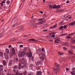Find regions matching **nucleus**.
Segmentation results:
<instances>
[{
  "mask_svg": "<svg viewBox=\"0 0 75 75\" xmlns=\"http://www.w3.org/2000/svg\"><path fill=\"white\" fill-rule=\"evenodd\" d=\"M27 55L28 56L29 58H30L33 55L32 53L31 52H29L28 53H27Z\"/></svg>",
  "mask_w": 75,
  "mask_h": 75,
  "instance_id": "f257e3e1",
  "label": "nucleus"
},
{
  "mask_svg": "<svg viewBox=\"0 0 75 75\" xmlns=\"http://www.w3.org/2000/svg\"><path fill=\"white\" fill-rule=\"evenodd\" d=\"M25 54V52L24 51H22V52L21 53L19 54L18 56H19V57L21 58V57H23V55H24Z\"/></svg>",
  "mask_w": 75,
  "mask_h": 75,
  "instance_id": "f03ea898",
  "label": "nucleus"
},
{
  "mask_svg": "<svg viewBox=\"0 0 75 75\" xmlns=\"http://www.w3.org/2000/svg\"><path fill=\"white\" fill-rule=\"evenodd\" d=\"M10 54L11 56H13L14 55V54H15V50H14V49H12V52H10Z\"/></svg>",
  "mask_w": 75,
  "mask_h": 75,
  "instance_id": "7ed1b4c3",
  "label": "nucleus"
},
{
  "mask_svg": "<svg viewBox=\"0 0 75 75\" xmlns=\"http://www.w3.org/2000/svg\"><path fill=\"white\" fill-rule=\"evenodd\" d=\"M72 71H71V75H75V67H73L72 68Z\"/></svg>",
  "mask_w": 75,
  "mask_h": 75,
  "instance_id": "20e7f679",
  "label": "nucleus"
},
{
  "mask_svg": "<svg viewBox=\"0 0 75 75\" xmlns=\"http://www.w3.org/2000/svg\"><path fill=\"white\" fill-rule=\"evenodd\" d=\"M21 24V23H20L19 22H17L16 23H15L13 25V27H16L17 26H18V25H20Z\"/></svg>",
  "mask_w": 75,
  "mask_h": 75,
  "instance_id": "39448f33",
  "label": "nucleus"
},
{
  "mask_svg": "<svg viewBox=\"0 0 75 75\" xmlns=\"http://www.w3.org/2000/svg\"><path fill=\"white\" fill-rule=\"evenodd\" d=\"M54 69L55 70V72H56V75H57V74L59 72V68L57 69H55V68H54Z\"/></svg>",
  "mask_w": 75,
  "mask_h": 75,
  "instance_id": "423d86ee",
  "label": "nucleus"
},
{
  "mask_svg": "<svg viewBox=\"0 0 75 75\" xmlns=\"http://www.w3.org/2000/svg\"><path fill=\"white\" fill-rule=\"evenodd\" d=\"M4 55L6 59V60H8V55L7 54H6V53H4Z\"/></svg>",
  "mask_w": 75,
  "mask_h": 75,
  "instance_id": "0eeeda50",
  "label": "nucleus"
},
{
  "mask_svg": "<svg viewBox=\"0 0 75 75\" xmlns=\"http://www.w3.org/2000/svg\"><path fill=\"white\" fill-rule=\"evenodd\" d=\"M59 39H55L54 41V42L56 44L59 43Z\"/></svg>",
  "mask_w": 75,
  "mask_h": 75,
  "instance_id": "6e6552de",
  "label": "nucleus"
},
{
  "mask_svg": "<svg viewBox=\"0 0 75 75\" xmlns=\"http://www.w3.org/2000/svg\"><path fill=\"white\" fill-rule=\"evenodd\" d=\"M13 64V61L12 60H11L9 61V62L8 64L9 66H11Z\"/></svg>",
  "mask_w": 75,
  "mask_h": 75,
  "instance_id": "1a4fd4ad",
  "label": "nucleus"
},
{
  "mask_svg": "<svg viewBox=\"0 0 75 75\" xmlns=\"http://www.w3.org/2000/svg\"><path fill=\"white\" fill-rule=\"evenodd\" d=\"M18 28L19 30L21 31H23V26H20L18 28Z\"/></svg>",
  "mask_w": 75,
  "mask_h": 75,
  "instance_id": "9d476101",
  "label": "nucleus"
},
{
  "mask_svg": "<svg viewBox=\"0 0 75 75\" xmlns=\"http://www.w3.org/2000/svg\"><path fill=\"white\" fill-rule=\"evenodd\" d=\"M55 65L56 67H57L58 68H59V67H60V66L59 64H58V63H55Z\"/></svg>",
  "mask_w": 75,
  "mask_h": 75,
  "instance_id": "9b49d317",
  "label": "nucleus"
},
{
  "mask_svg": "<svg viewBox=\"0 0 75 75\" xmlns=\"http://www.w3.org/2000/svg\"><path fill=\"white\" fill-rule=\"evenodd\" d=\"M21 62L22 64H23L25 62V60L24 59H22L21 60Z\"/></svg>",
  "mask_w": 75,
  "mask_h": 75,
  "instance_id": "f8f14e48",
  "label": "nucleus"
},
{
  "mask_svg": "<svg viewBox=\"0 0 75 75\" xmlns=\"http://www.w3.org/2000/svg\"><path fill=\"white\" fill-rule=\"evenodd\" d=\"M6 53V54H9L10 53V51H9V50L8 49H6L5 51Z\"/></svg>",
  "mask_w": 75,
  "mask_h": 75,
  "instance_id": "ddd939ff",
  "label": "nucleus"
},
{
  "mask_svg": "<svg viewBox=\"0 0 75 75\" xmlns=\"http://www.w3.org/2000/svg\"><path fill=\"white\" fill-rule=\"evenodd\" d=\"M40 58L42 61H44V59H45V58L44 57L42 56H41L40 57Z\"/></svg>",
  "mask_w": 75,
  "mask_h": 75,
  "instance_id": "4468645a",
  "label": "nucleus"
},
{
  "mask_svg": "<svg viewBox=\"0 0 75 75\" xmlns=\"http://www.w3.org/2000/svg\"><path fill=\"white\" fill-rule=\"evenodd\" d=\"M42 74V73L40 71H38L37 72L36 75H41Z\"/></svg>",
  "mask_w": 75,
  "mask_h": 75,
  "instance_id": "2eb2a0df",
  "label": "nucleus"
},
{
  "mask_svg": "<svg viewBox=\"0 0 75 75\" xmlns=\"http://www.w3.org/2000/svg\"><path fill=\"white\" fill-rule=\"evenodd\" d=\"M3 64L4 65V66H6V61L3 60Z\"/></svg>",
  "mask_w": 75,
  "mask_h": 75,
  "instance_id": "dca6fc26",
  "label": "nucleus"
},
{
  "mask_svg": "<svg viewBox=\"0 0 75 75\" xmlns=\"http://www.w3.org/2000/svg\"><path fill=\"white\" fill-rule=\"evenodd\" d=\"M16 75H23V73H21L18 74V71H17L16 72Z\"/></svg>",
  "mask_w": 75,
  "mask_h": 75,
  "instance_id": "f3484780",
  "label": "nucleus"
},
{
  "mask_svg": "<svg viewBox=\"0 0 75 75\" xmlns=\"http://www.w3.org/2000/svg\"><path fill=\"white\" fill-rule=\"evenodd\" d=\"M58 55H63V54H64V53H62V52H59L58 53Z\"/></svg>",
  "mask_w": 75,
  "mask_h": 75,
  "instance_id": "a211bd4d",
  "label": "nucleus"
},
{
  "mask_svg": "<svg viewBox=\"0 0 75 75\" xmlns=\"http://www.w3.org/2000/svg\"><path fill=\"white\" fill-rule=\"evenodd\" d=\"M75 21H74L73 22H71L70 23V25L71 26L73 25H75Z\"/></svg>",
  "mask_w": 75,
  "mask_h": 75,
  "instance_id": "6ab92c4d",
  "label": "nucleus"
},
{
  "mask_svg": "<svg viewBox=\"0 0 75 75\" xmlns=\"http://www.w3.org/2000/svg\"><path fill=\"white\" fill-rule=\"evenodd\" d=\"M75 34V32H74L72 33H71L70 34L68 35V36H72V35H74Z\"/></svg>",
  "mask_w": 75,
  "mask_h": 75,
  "instance_id": "aec40b11",
  "label": "nucleus"
},
{
  "mask_svg": "<svg viewBox=\"0 0 75 75\" xmlns=\"http://www.w3.org/2000/svg\"><path fill=\"white\" fill-rule=\"evenodd\" d=\"M42 61H40V62H39V63L38 62L36 64H37V65H39V64H42Z\"/></svg>",
  "mask_w": 75,
  "mask_h": 75,
  "instance_id": "412c9836",
  "label": "nucleus"
},
{
  "mask_svg": "<svg viewBox=\"0 0 75 75\" xmlns=\"http://www.w3.org/2000/svg\"><path fill=\"white\" fill-rule=\"evenodd\" d=\"M21 63H19L18 66L19 69H21Z\"/></svg>",
  "mask_w": 75,
  "mask_h": 75,
  "instance_id": "4be33fe9",
  "label": "nucleus"
},
{
  "mask_svg": "<svg viewBox=\"0 0 75 75\" xmlns=\"http://www.w3.org/2000/svg\"><path fill=\"white\" fill-rule=\"evenodd\" d=\"M3 57V53H2V52H0V57Z\"/></svg>",
  "mask_w": 75,
  "mask_h": 75,
  "instance_id": "5701e85b",
  "label": "nucleus"
},
{
  "mask_svg": "<svg viewBox=\"0 0 75 75\" xmlns=\"http://www.w3.org/2000/svg\"><path fill=\"white\" fill-rule=\"evenodd\" d=\"M23 74L24 75H27V71H25L23 72Z\"/></svg>",
  "mask_w": 75,
  "mask_h": 75,
  "instance_id": "b1692460",
  "label": "nucleus"
},
{
  "mask_svg": "<svg viewBox=\"0 0 75 75\" xmlns=\"http://www.w3.org/2000/svg\"><path fill=\"white\" fill-rule=\"evenodd\" d=\"M41 49L39 48L38 49L37 52H41Z\"/></svg>",
  "mask_w": 75,
  "mask_h": 75,
  "instance_id": "393cba45",
  "label": "nucleus"
},
{
  "mask_svg": "<svg viewBox=\"0 0 75 75\" xmlns=\"http://www.w3.org/2000/svg\"><path fill=\"white\" fill-rule=\"evenodd\" d=\"M68 54H72V53L71 51H69L68 52Z\"/></svg>",
  "mask_w": 75,
  "mask_h": 75,
  "instance_id": "a878e982",
  "label": "nucleus"
},
{
  "mask_svg": "<svg viewBox=\"0 0 75 75\" xmlns=\"http://www.w3.org/2000/svg\"><path fill=\"white\" fill-rule=\"evenodd\" d=\"M6 4H10V1L8 0L6 1Z\"/></svg>",
  "mask_w": 75,
  "mask_h": 75,
  "instance_id": "bb28decb",
  "label": "nucleus"
},
{
  "mask_svg": "<svg viewBox=\"0 0 75 75\" xmlns=\"http://www.w3.org/2000/svg\"><path fill=\"white\" fill-rule=\"evenodd\" d=\"M17 66L15 65L14 66V67H13L14 69H17Z\"/></svg>",
  "mask_w": 75,
  "mask_h": 75,
  "instance_id": "cd10ccee",
  "label": "nucleus"
},
{
  "mask_svg": "<svg viewBox=\"0 0 75 75\" xmlns=\"http://www.w3.org/2000/svg\"><path fill=\"white\" fill-rule=\"evenodd\" d=\"M57 8V6L56 5H54L53 6V8Z\"/></svg>",
  "mask_w": 75,
  "mask_h": 75,
  "instance_id": "c85d7f7f",
  "label": "nucleus"
},
{
  "mask_svg": "<svg viewBox=\"0 0 75 75\" xmlns=\"http://www.w3.org/2000/svg\"><path fill=\"white\" fill-rule=\"evenodd\" d=\"M49 7L51 8H53V6H52L51 5H50Z\"/></svg>",
  "mask_w": 75,
  "mask_h": 75,
  "instance_id": "c756f323",
  "label": "nucleus"
},
{
  "mask_svg": "<svg viewBox=\"0 0 75 75\" xmlns=\"http://www.w3.org/2000/svg\"><path fill=\"white\" fill-rule=\"evenodd\" d=\"M63 50H65L66 51H67V48L65 47H63Z\"/></svg>",
  "mask_w": 75,
  "mask_h": 75,
  "instance_id": "7c9ffc66",
  "label": "nucleus"
},
{
  "mask_svg": "<svg viewBox=\"0 0 75 75\" xmlns=\"http://www.w3.org/2000/svg\"><path fill=\"white\" fill-rule=\"evenodd\" d=\"M63 28L64 29H65V28H67V25H64L63 26Z\"/></svg>",
  "mask_w": 75,
  "mask_h": 75,
  "instance_id": "2f4dec72",
  "label": "nucleus"
},
{
  "mask_svg": "<svg viewBox=\"0 0 75 75\" xmlns=\"http://www.w3.org/2000/svg\"><path fill=\"white\" fill-rule=\"evenodd\" d=\"M66 38H68V39H69V38H71V37L70 36H66Z\"/></svg>",
  "mask_w": 75,
  "mask_h": 75,
  "instance_id": "473e14b6",
  "label": "nucleus"
},
{
  "mask_svg": "<svg viewBox=\"0 0 75 75\" xmlns=\"http://www.w3.org/2000/svg\"><path fill=\"white\" fill-rule=\"evenodd\" d=\"M61 6H56V8H59Z\"/></svg>",
  "mask_w": 75,
  "mask_h": 75,
  "instance_id": "72a5a7b5",
  "label": "nucleus"
},
{
  "mask_svg": "<svg viewBox=\"0 0 75 75\" xmlns=\"http://www.w3.org/2000/svg\"><path fill=\"white\" fill-rule=\"evenodd\" d=\"M32 41H36V40L34 39H32Z\"/></svg>",
  "mask_w": 75,
  "mask_h": 75,
  "instance_id": "f704fd0d",
  "label": "nucleus"
},
{
  "mask_svg": "<svg viewBox=\"0 0 75 75\" xmlns=\"http://www.w3.org/2000/svg\"><path fill=\"white\" fill-rule=\"evenodd\" d=\"M62 28H63V26H61L60 27V29L61 30H62Z\"/></svg>",
  "mask_w": 75,
  "mask_h": 75,
  "instance_id": "c9c22d12",
  "label": "nucleus"
},
{
  "mask_svg": "<svg viewBox=\"0 0 75 75\" xmlns=\"http://www.w3.org/2000/svg\"><path fill=\"white\" fill-rule=\"evenodd\" d=\"M13 71L14 72V73H16V72H17V71H16V69H13Z\"/></svg>",
  "mask_w": 75,
  "mask_h": 75,
  "instance_id": "e433bc0d",
  "label": "nucleus"
},
{
  "mask_svg": "<svg viewBox=\"0 0 75 75\" xmlns=\"http://www.w3.org/2000/svg\"><path fill=\"white\" fill-rule=\"evenodd\" d=\"M37 21V20L35 19H34L33 20V22H35Z\"/></svg>",
  "mask_w": 75,
  "mask_h": 75,
  "instance_id": "4c0bfd02",
  "label": "nucleus"
},
{
  "mask_svg": "<svg viewBox=\"0 0 75 75\" xmlns=\"http://www.w3.org/2000/svg\"><path fill=\"white\" fill-rule=\"evenodd\" d=\"M42 51L44 52V51H45V50H44V48H42Z\"/></svg>",
  "mask_w": 75,
  "mask_h": 75,
  "instance_id": "58836bf2",
  "label": "nucleus"
},
{
  "mask_svg": "<svg viewBox=\"0 0 75 75\" xmlns=\"http://www.w3.org/2000/svg\"><path fill=\"white\" fill-rule=\"evenodd\" d=\"M42 18H41L39 20H38V21H41V20H42Z\"/></svg>",
  "mask_w": 75,
  "mask_h": 75,
  "instance_id": "ea45409f",
  "label": "nucleus"
},
{
  "mask_svg": "<svg viewBox=\"0 0 75 75\" xmlns=\"http://www.w3.org/2000/svg\"><path fill=\"white\" fill-rule=\"evenodd\" d=\"M71 42H73V43H75V40H72Z\"/></svg>",
  "mask_w": 75,
  "mask_h": 75,
  "instance_id": "a19ab883",
  "label": "nucleus"
},
{
  "mask_svg": "<svg viewBox=\"0 0 75 75\" xmlns=\"http://www.w3.org/2000/svg\"><path fill=\"white\" fill-rule=\"evenodd\" d=\"M3 34H0V38H1V37H3Z\"/></svg>",
  "mask_w": 75,
  "mask_h": 75,
  "instance_id": "79ce46f5",
  "label": "nucleus"
},
{
  "mask_svg": "<svg viewBox=\"0 0 75 75\" xmlns=\"http://www.w3.org/2000/svg\"><path fill=\"white\" fill-rule=\"evenodd\" d=\"M57 26V25H55L53 27L54 28H55V27H56Z\"/></svg>",
  "mask_w": 75,
  "mask_h": 75,
  "instance_id": "37998d69",
  "label": "nucleus"
},
{
  "mask_svg": "<svg viewBox=\"0 0 75 75\" xmlns=\"http://www.w3.org/2000/svg\"><path fill=\"white\" fill-rule=\"evenodd\" d=\"M50 37H52L53 38H54V37H55V35H53L52 36H50Z\"/></svg>",
  "mask_w": 75,
  "mask_h": 75,
  "instance_id": "c03bdc74",
  "label": "nucleus"
},
{
  "mask_svg": "<svg viewBox=\"0 0 75 75\" xmlns=\"http://www.w3.org/2000/svg\"><path fill=\"white\" fill-rule=\"evenodd\" d=\"M3 69L2 68H0V71H3Z\"/></svg>",
  "mask_w": 75,
  "mask_h": 75,
  "instance_id": "a18cd8bd",
  "label": "nucleus"
},
{
  "mask_svg": "<svg viewBox=\"0 0 75 75\" xmlns=\"http://www.w3.org/2000/svg\"><path fill=\"white\" fill-rule=\"evenodd\" d=\"M20 48H22V47H23V46L22 45H20Z\"/></svg>",
  "mask_w": 75,
  "mask_h": 75,
  "instance_id": "49530a36",
  "label": "nucleus"
},
{
  "mask_svg": "<svg viewBox=\"0 0 75 75\" xmlns=\"http://www.w3.org/2000/svg\"><path fill=\"white\" fill-rule=\"evenodd\" d=\"M41 55L42 56H45V54L44 53H42L41 54Z\"/></svg>",
  "mask_w": 75,
  "mask_h": 75,
  "instance_id": "de8ad7c7",
  "label": "nucleus"
},
{
  "mask_svg": "<svg viewBox=\"0 0 75 75\" xmlns=\"http://www.w3.org/2000/svg\"><path fill=\"white\" fill-rule=\"evenodd\" d=\"M2 3L3 4H5V3H6V2H5V1H2Z\"/></svg>",
  "mask_w": 75,
  "mask_h": 75,
  "instance_id": "09e8293b",
  "label": "nucleus"
},
{
  "mask_svg": "<svg viewBox=\"0 0 75 75\" xmlns=\"http://www.w3.org/2000/svg\"><path fill=\"white\" fill-rule=\"evenodd\" d=\"M69 70V68H66V71H68Z\"/></svg>",
  "mask_w": 75,
  "mask_h": 75,
  "instance_id": "8fccbe9b",
  "label": "nucleus"
},
{
  "mask_svg": "<svg viewBox=\"0 0 75 75\" xmlns=\"http://www.w3.org/2000/svg\"><path fill=\"white\" fill-rule=\"evenodd\" d=\"M43 31H47V29H45L43 30Z\"/></svg>",
  "mask_w": 75,
  "mask_h": 75,
  "instance_id": "3c124183",
  "label": "nucleus"
},
{
  "mask_svg": "<svg viewBox=\"0 0 75 75\" xmlns=\"http://www.w3.org/2000/svg\"><path fill=\"white\" fill-rule=\"evenodd\" d=\"M49 41H50V42H53V40H49Z\"/></svg>",
  "mask_w": 75,
  "mask_h": 75,
  "instance_id": "603ef678",
  "label": "nucleus"
},
{
  "mask_svg": "<svg viewBox=\"0 0 75 75\" xmlns=\"http://www.w3.org/2000/svg\"><path fill=\"white\" fill-rule=\"evenodd\" d=\"M23 66L24 67H27V65H25V64H24L23 65Z\"/></svg>",
  "mask_w": 75,
  "mask_h": 75,
  "instance_id": "864d4df0",
  "label": "nucleus"
},
{
  "mask_svg": "<svg viewBox=\"0 0 75 75\" xmlns=\"http://www.w3.org/2000/svg\"><path fill=\"white\" fill-rule=\"evenodd\" d=\"M32 39H29V41H32Z\"/></svg>",
  "mask_w": 75,
  "mask_h": 75,
  "instance_id": "5fc2aeb1",
  "label": "nucleus"
},
{
  "mask_svg": "<svg viewBox=\"0 0 75 75\" xmlns=\"http://www.w3.org/2000/svg\"><path fill=\"white\" fill-rule=\"evenodd\" d=\"M40 13H41V14H43V12H42V11H40Z\"/></svg>",
  "mask_w": 75,
  "mask_h": 75,
  "instance_id": "6e6d98bb",
  "label": "nucleus"
},
{
  "mask_svg": "<svg viewBox=\"0 0 75 75\" xmlns=\"http://www.w3.org/2000/svg\"><path fill=\"white\" fill-rule=\"evenodd\" d=\"M1 6H3V4L1 3Z\"/></svg>",
  "mask_w": 75,
  "mask_h": 75,
  "instance_id": "4d7b16f0",
  "label": "nucleus"
},
{
  "mask_svg": "<svg viewBox=\"0 0 75 75\" xmlns=\"http://www.w3.org/2000/svg\"><path fill=\"white\" fill-rule=\"evenodd\" d=\"M69 1H67L66 2V3L68 4V3H69Z\"/></svg>",
  "mask_w": 75,
  "mask_h": 75,
  "instance_id": "13d9d810",
  "label": "nucleus"
},
{
  "mask_svg": "<svg viewBox=\"0 0 75 75\" xmlns=\"http://www.w3.org/2000/svg\"><path fill=\"white\" fill-rule=\"evenodd\" d=\"M0 67H3V66L2 65H0Z\"/></svg>",
  "mask_w": 75,
  "mask_h": 75,
  "instance_id": "bf43d9fd",
  "label": "nucleus"
},
{
  "mask_svg": "<svg viewBox=\"0 0 75 75\" xmlns=\"http://www.w3.org/2000/svg\"><path fill=\"white\" fill-rule=\"evenodd\" d=\"M11 45H9V48H11Z\"/></svg>",
  "mask_w": 75,
  "mask_h": 75,
  "instance_id": "052dcab7",
  "label": "nucleus"
},
{
  "mask_svg": "<svg viewBox=\"0 0 75 75\" xmlns=\"http://www.w3.org/2000/svg\"><path fill=\"white\" fill-rule=\"evenodd\" d=\"M71 18H72V17H69V19H71Z\"/></svg>",
  "mask_w": 75,
  "mask_h": 75,
  "instance_id": "680f3d73",
  "label": "nucleus"
},
{
  "mask_svg": "<svg viewBox=\"0 0 75 75\" xmlns=\"http://www.w3.org/2000/svg\"><path fill=\"white\" fill-rule=\"evenodd\" d=\"M62 10L61 9V10H59V11H62Z\"/></svg>",
  "mask_w": 75,
  "mask_h": 75,
  "instance_id": "e2e57ef3",
  "label": "nucleus"
},
{
  "mask_svg": "<svg viewBox=\"0 0 75 75\" xmlns=\"http://www.w3.org/2000/svg\"><path fill=\"white\" fill-rule=\"evenodd\" d=\"M39 23L40 24H42V23H41V22H39Z\"/></svg>",
  "mask_w": 75,
  "mask_h": 75,
  "instance_id": "0e129e2a",
  "label": "nucleus"
},
{
  "mask_svg": "<svg viewBox=\"0 0 75 75\" xmlns=\"http://www.w3.org/2000/svg\"><path fill=\"white\" fill-rule=\"evenodd\" d=\"M53 34H55L56 33H55L54 32V33H53Z\"/></svg>",
  "mask_w": 75,
  "mask_h": 75,
  "instance_id": "69168bd1",
  "label": "nucleus"
},
{
  "mask_svg": "<svg viewBox=\"0 0 75 75\" xmlns=\"http://www.w3.org/2000/svg\"><path fill=\"white\" fill-rule=\"evenodd\" d=\"M73 48L75 49V46H73Z\"/></svg>",
  "mask_w": 75,
  "mask_h": 75,
  "instance_id": "338daca9",
  "label": "nucleus"
},
{
  "mask_svg": "<svg viewBox=\"0 0 75 75\" xmlns=\"http://www.w3.org/2000/svg\"><path fill=\"white\" fill-rule=\"evenodd\" d=\"M50 28H51V29L52 28V27L51 26L50 27Z\"/></svg>",
  "mask_w": 75,
  "mask_h": 75,
  "instance_id": "774afa93",
  "label": "nucleus"
}]
</instances>
